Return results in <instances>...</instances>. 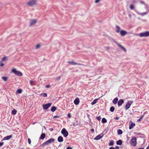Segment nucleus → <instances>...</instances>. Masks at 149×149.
I'll list each match as a JSON object with an SVG mask.
<instances>
[{
  "instance_id": "nucleus-1",
  "label": "nucleus",
  "mask_w": 149,
  "mask_h": 149,
  "mask_svg": "<svg viewBox=\"0 0 149 149\" xmlns=\"http://www.w3.org/2000/svg\"><path fill=\"white\" fill-rule=\"evenodd\" d=\"M55 139L53 138H51L43 143L42 145V146H44L47 145L54 141Z\"/></svg>"
},
{
  "instance_id": "nucleus-2",
  "label": "nucleus",
  "mask_w": 149,
  "mask_h": 149,
  "mask_svg": "<svg viewBox=\"0 0 149 149\" xmlns=\"http://www.w3.org/2000/svg\"><path fill=\"white\" fill-rule=\"evenodd\" d=\"M11 72L14 74L16 75L21 76L23 75V74L21 72L17 71L16 68H13L11 70Z\"/></svg>"
},
{
  "instance_id": "nucleus-3",
  "label": "nucleus",
  "mask_w": 149,
  "mask_h": 149,
  "mask_svg": "<svg viewBox=\"0 0 149 149\" xmlns=\"http://www.w3.org/2000/svg\"><path fill=\"white\" fill-rule=\"evenodd\" d=\"M130 143L131 145L134 146H135L137 144L136 139V137L132 138L130 141Z\"/></svg>"
},
{
  "instance_id": "nucleus-4",
  "label": "nucleus",
  "mask_w": 149,
  "mask_h": 149,
  "mask_svg": "<svg viewBox=\"0 0 149 149\" xmlns=\"http://www.w3.org/2000/svg\"><path fill=\"white\" fill-rule=\"evenodd\" d=\"M36 0H30L27 4L30 6H33L36 4Z\"/></svg>"
},
{
  "instance_id": "nucleus-5",
  "label": "nucleus",
  "mask_w": 149,
  "mask_h": 149,
  "mask_svg": "<svg viewBox=\"0 0 149 149\" xmlns=\"http://www.w3.org/2000/svg\"><path fill=\"white\" fill-rule=\"evenodd\" d=\"M133 102V101H129L127 102L125 107V109L126 110L129 109Z\"/></svg>"
},
{
  "instance_id": "nucleus-6",
  "label": "nucleus",
  "mask_w": 149,
  "mask_h": 149,
  "mask_svg": "<svg viewBox=\"0 0 149 149\" xmlns=\"http://www.w3.org/2000/svg\"><path fill=\"white\" fill-rule=\"evenodd\" d=\"M61 133L65 137H66L68 134V132L64 128L61 131Z\"/></svg>"
},
{
  "instance_id": "nucleus-7",
  "label": "nucleus",
  "mask_w": 149,
  "mask_h": 149,
  "mask_svg": "<svg viewBox=\"0 0 149 149\" xmlns=\"http://www.w3.org/2000/svg\"><path fill=\"white\" fill-rule=\"evenodd\" d=\"M139 36L141 37L148 36H149V31H147L141 33L140 34Z\"/></svg>"
},
{
  "instance_id": "nucleus-8",
  "label": "nucleus",
  "mask_w": 149,
  "mask_h": 149,
  "mask_svg": "<svg viewBox=\"0 0 149 149\" xmlns=\"http://www.w3.org/2000/svg\"><path fill=\"white\" fill-rule=\"evenodd\" d=\"M37 20L36 19H31L29 21L30 25L32 26L36 23Z\"/></svg>"
},
{
  "instance_id": "nucleus-9",
  "label": "nucleus",
  "mask_w": 149,
  "mask_h": 149,
  "mask_svg": "<svg viewBox=\"0 0 149 149\" xmlns=\"http://www.w3.org/2000/svg\"><path fill=\"white\" fill-rule=\"evenodd\" d=\"M104 136V134L103 133H101L99 135H98L96 136L94 139L95 140H98L102 138Z\"/></svg>"
},
{
  "instance_id": "nucleus-10",
  "label": "nucleus",
  "mask_w": 149,
  "mask_h": 149,
  "mask_svg": "<svg viewBox=\"0 0 149 149\" xmlns=\"http://www.w3.org/2000/svg\"><path fill=\"white\" fill-rule=\"evenodd\" d=\"M51 103H48L43 105V108L45 109H47L51 105Z\"/></svg>"
},
{
  "instance_id": "nucleus-11",
  "label": "nucleus",
  "mask_w": 149,
  "mask_h": 149,
  "mask_svg": "<svg viewBox=\"0 0 149 149\" xmlns=\"http://www.w3.org/2000/svg\"><path fill=\"white\" fill-rule=\"evenodd\" d=\"M115 43L117 44V45L119 47H120V48L122 49L124 52H127V50L123 46L121 45H120L117 42H115Z\"/></svg>"
},
{
  "instance_id": "nucleus-12",
  "label": "nucleus",
  "mask_w": 149,
  "mask_h": 149,
  "mask_svg": "<svg viewBox=\"0 0 149 149\" xmlns=\"http://www.w3.org/2000/svg\"><path fill=\"white\" fill-rule=\"evenodd\" d=\"M120 34L121 36H124L127 34V32L125 31L122 30L120 32Z\"/></svg>"
},
{
  "instance_id": "nucleus-13",
  "label": "nucleus",
  "mask_w": 149,
  "mask_h": 149,
  "mask_svg": "<svg viewBox=\"0 0 149 149\" xmlns=\"http://www.w3.org/2000/svg\"><path fill=\"white\" fill-rule=\"evenodd\" d=\"M68 63L72 65H81V64L80 63H77L76 62H74L73 61H68Z\"/></svg>"
},
{
  "instance_id": "nucleus-14",
  "label": "nucleus",
  "mask_w": 149,
  "mask_h": 149,
  "mask_svg": "<svg viewBox=\"0 0 149 149\" xmlns=\"http://www.w3.org/2000/svg\"><path fill=\"white\" fill-rule=\"evenodd\" d=\"M135 12L139 15H140L142 16H143L145 15H146L148 13V12L147 11H146L145 12L143 13H140L137 11H136Z\"/></svg>"
},
{
  "instance_id": "nucleus-15",
  "label": "nucleus",
  "mask_w": 149,
  "mask_h": 149,
  "mask_svg": "<svg viewBox=\"0 0 149 149\" xmlns=\"http://www.w3.org/2000/svg\"><path fill=\"white\" fill-rule=\"evenodd\" d=\"M124 102L123 99H120L118 102V106H121L124 103Z\"/></svg>"
},
{
  "instance_id": "nucleus-16",
  "label": "nucleus",
  "mask_w": 149,
  "mask_h": 149,
  "mask_svg": "<svg viewBox=\"0 0 149 149\" xmlns=\"http://www.w3.org/2000/svg\"><path fill=\"white\" fill-rule=\"evenodd\" d=\"M79 102V98H76L74 100V103L76 105L78 104Z\"/></svg>"
},
{
  "instance_id": "nucleus-17",
  "label": "nucleus",
  "mask_w": 149,
  "mask_h": 149,
  "mask_svg": "<svg viewBox=\"0 0 149 149\" xmlns=\"http://www.w3.org/2000/svg\"><path fill=\"white\" fill-rule=\"evenodd\" d=\"M12 135H10L4 137L3 138V139L4 140H8L10 139L11 138H12Z\"/></svg>"
},
{
  "instance_id": "nucleus-18",
  "label": "nucleus",
  "mask_w": 149,
  "mask_h": 149,
  "mask_svg": "<svg viewBox=\"0 0 149 149\" xmlns=\"http://www.w3.org/2000/svg\"><path fill=\"white\" fill-rule=\"evenodd\" d=\"M57 140L59 142H62L63 141V137L61 136H59Z\"/></svg>"
},
{
  "instance_id": "nucleus-19",
  "label": "nucleus",
  "mask_w": 149,
  "mask_h": 149,
  "mask_svg": "<svg viewBox=\"0 0 149 149\" xmlns=\"http://www.w3.org/2000/svg\"><path fill=\"white\" fill-rule=\"evenodd\" d=\"M45 136V134L44 133H42L40 137V139H43Z\"/></svg>"
},
{
  "instance_id": "nucleus-20",
  "label": "nucleus",
  "mask_w": 149,
  "mask_h": 149,
  "mask_svg": "<svg viewBox=\"0 0 149 149\" xmlns=\"http://www.w3.org/2000/svg\"><path fill=\"white\" fill-rule=\"evenodd\" d=\"M118 100V98L116 97L115 98L113 101V103L114 104H116Z\"/></svg>"
},
{
  "instance_id": "nucleus-21",
  "label": "nucleus",
  "mask_w": 149,
  "mask_h": 149,
  "mask_svg": "<svg viewBox=\"0 0 149 149\" xmlns=\"http://www.w3.org/2000/svg\"><path fill=\"white\" fill-rule=\"evenodd\" d=\"M116 32L117 33H118L120 32V27L119 26L116 25Z\"/></svg>"
},
{
  "instance_id": "nucleus-22",
  "label": "nucleus",
  "mask_w": 149,
  "mask_h": 149,
  "mask_svg": "<svg viewBox=\"0 0 149 149\" xmlns=\"http://www.w3.org/2000/svg\"><path fill=\"white\" fill-rule=\"evenodd\" d=\"M135 126L134 123H132L129 126V129L130 130L132 129Z\"/></svg>"
},
{
  "instance_id": "nucleus-23",
  "label": "nucleus",
  "mask_w": 149,
  "mask_h": 149,
  "mask_svg": "<svg viewBox=\"0 0 149 149\" xmlns=\"http://www.w3.org/2000/svg\"><path fill=\"white\" fill-rule=\"evenodd\" d=\"M98 98L95 99L93 101L91 102V104L92 105H94L97 102Z\"/></svg>"
},
{
  "instance_id": "nucleus-24",
  "label": "nucleus",
  "mask_w": 149,
  "mask_h": 149,
  "mask_svg": "<svg viewBox=\"0 0 149 149\" xmlns=\"http://www.w3.org/2000/svg\"><path fill=\"white\" fill-rule=\"evenodd\" d=\"M122 141L121 140H119L116 142V144L118 145H121L122 144Z\"/></svg>"
},
{
  "instance_id": "nucleus-25",
  "label": "nucleus",
  "mask_w": 149,
  "mask_h": 149,
  "mask_svg": "<svg viewBox=\"0 0 149 149\" xmlns=\"http://www.w3.org/2000/svg\"><path fill=\"white\" fill-rule=\"evenodd\" d=\"M145 6V8L146 9V11L148 12H149V7L148 5L146 4Z\"/></svg>"
},
{
  "instance_id": "nucleus-26",
  "label": "nucleus",
  "mask_w": 149,
  "mask_h": 149,
  "mask_svg": "<svg viewBox=\"0 0 149 149\" xmlns=\"http://www.w3.org/2000/svg\"><path fill=\"white\" fill-rule=\"evenodd\" d=\"M17 112V111L15 109H14L12 111L11 113L13 115H15L16 114Z\"/></svg>"
},
{
  "instance_id": "nucleus-27",
  "label": "nucleus",
  "mask_w": 149,
  "mask_h": 149,
  "mask_svg": "<svg viewBox=\"0 0 149 149\" xmlns=\"http://www.w3.org/2000/svg\"><path fill=\"white\" fill-rule=\"evenodd\" d=\"M123 133V132L120 129H118L117 130V134L118 135L121 134Z\"/></svg>"
},
{
  "instance_id": "nucleus-28",
  "label": "nucleus",
  "mask_w": 149,
  "mask_h": 149,
  "mask_svg": "<svg viewBox=\"0 0 149 149\" xmlns=\"http://www.w3.org/2000/svg\"><path fill=\"white\" fill-rule=\"evenodd\" d=\"M114 142L113 140H111L110 141L109 145V146H113V145Z\"/></svg>"
},
{
  "instance_id": "nucleus-29",
  "label": "nucleus",
  "mask_w": 149,
  "mask_h": 149,
  "mask_svg": "<svg viewBox=\"0 0 149 149\" xmlns=\"http://www.w3.org/2000/svg\"><path fill=\"white\" fill-rule=\"evenodd\" d=\"M56 110V108L54 106L52 107L51 108V111L53 112H54Z\"/></svg>"
},
{
  "instance_id": "nucleus-30",
  "label": "nucleus",
  "mask_w": 149,
  "mask_h": 149,
  "mask_svg": "<svg viewBox=\"0 0 149 149\" xmlns=\"http://www.w3.org/2000/svg\"><path fill=\"white\" fill-rule=\"evenodd\" d=\"M102 122L103 123H105L107 122V120L105 118H103L102 119Z\"/></svg>"
},
{
  "instance_id": "nucleus-31",
  "label": "nucleus",
  "mask_w": 149,
  "mask_h": 149,
  "mask_svg": "<svg viewBox=\"0 0 149 149\" xmlns=\"http://www.w3.org/2000/svg\"><path fill=\"white\" fill-rule=\"evenodd\" d=\"M40 96H43L45 97H46L47 96V93H41V94H40Z\"/></svg>"
},
{
  "instance_id": "nucleus-32",
  "label": "nucleus",
  "mask_w": 149,
  "mask_h": 149,
  "mask_svg": "<svg viewBox=\"0 0 149 149\" xmlns=\"http://www.w3.org/2000/svg\"><path fill=\"white\" fill-rule=\"evenodd\" d=\"M2 79L5 81H6L8 79V78L5 77H2Z\"/></svg>"
},
{
  "instance_id": "nucleus-33",
  "label": "nucleus",
  "mask_w": 149,
  "mask_h": 149,
  "mask_svg": "<svg viewBox=\"0 0 149 149\" xmlns=\"http://www.w3.org/2000/svg\"><path fill=\"white\" fill-rule=\"evenodd\" d=\"M114 107H113L112 106L110 107V110L111 111L113 112L114 111Z\"/></svg>"
},
{
  "instance_id": "nucleus-34",
  "label": "nucleus",
  "mask_w": 149,
  "mask_h": 149,
  "mask_svg": "<svg viewBox=\"0 0 149 149\" xmlns=\"http://www.w3.org/2000/svg\"><path fill=\"white\" fill-rule=\"evenodd\" d=\"M22 92V90L21 89H18L17 90L16 93L17 92L18 93L20 94Z\"/></svg>"
},
{
  "instance_id": "nucleus-35",
  "label": "nucleus",
  "mask_w": 149,
  "mask_h": 149,
  "mask_svg": "<svg viewBox=\"0 0 149 149\" xmlns=\"http://www.w3.org/2000/svg\"><path fill=\"white\" fill-rule=\"evenodd\" d=\"M130 8L131 10H133V9H134V5H133V4H131L130 5Z\"/></svg>"
},
{
  "instance_id": "nucleus-36",
  "label": "nucleus",
  "mask_w": 149,
  "mask_h": 149,
  "mask_svg": "<svg viewBox=\"0 0 149 149\" xmlns=\"http://www.w3.org/2000/svg\"><path fill=\"white\" fill-rule=\"evenodd\" d=\"M7 59V57L6 56H4L3 57L2 59V61H5Z\"/></svg>"
},
{
  "instance_id": "nucleus-37",
  "label": "nucleus",
  "mask_w": 149,
  "mask_h": 149,
  "mask_svg": "<svg viewBox=\"0 0 149 149\" xmlns=\"http://www.w3.org/2000/svg\"><path fill=\"white\" fill-rule=\"evenodd\" d=\"M34 81L31 80L30 81V84L31 85H34Z\"/></svg>"
},
{
  "instance_id": "nucleus-38",
  "label": "nucleus",
  "mask_w": 149,
  "mask_h": 149,
  "mask_svg": "<svg viewBox=\"0 0 149 149\" xmlns=\"http://www.w3.org/2000/svg\"><path fill=\"white\" fill-rule=\"evenodd\" d=\"M61 79V77L59 76L58 77H57L56 79H55V81H59Z\"/></svg>"
},
{
  "instance_id": "nucleus-39",
  "label": "nucleus",
  "mask_w": 149,
  "mask_h": 149,
  "mask_svg": "<svg viewBox=\"0 0 149 149\" xmlns=\"http://www.w3.org/2000/svg\"><path fill=\"white\" fill-rule=\"evenodd\" d=\"M144 117V115H143L140 118H139V119L138 120V122H140V121L141 119L143 118Z\"/></svg>"
},
{
  "instance_id": "nucleus-40",
  "label": "nucleus",
  "mask_w": 149,
  "mask_h": 149,
  "mask_svg": "<svg viewBox=\"0 0 149 149\" xmlns=\"http://www.w3.org/2000/svg\"><path fill=\"white\" fill-rule=\"evenodd\" d=\"M96 119L98 121H100V120L101 119V118L100 116H99L96 117Z\"/></svg>"
},
{
  "instance_id": "nucleus-41",
  "label": "nucleus",
  "mask_w": 149,
  "mask_h": 149,
  "mask_svg": "<svg viewBox=\"0 0 149 149\" xmlns=\"http://www.w3.org/2000/svg\"><path fill=\"white\" fill-rule=\"evenodd\" d=\"M40 47V44H38L36 46V48L38 49Z\"/></svg>"
},
{
  "instance_id": "nucleus-42",
  "label": "nucleus",
  "mask_w": 149,
  "mask_h": 149,
  "mask_svg": "<svg viewBox=\"0 0 149 149\" xmlns=\"http://www.w3.org/2000/svg\"><path fill=\"white\" fill-rule=\"evenodd\" d=\"M140 2L141 3V4H143L144 5H145L146 4L144 2H143V1H141Z\"/></svg>"
},
{
  "instance_id": "nucleus-43",
  "label": "nucleus",
  "mask_w": 149,
  "mask_h": 149,
  "mask_svg": "<svg viewBox=\"0 0 149 149\" xmlns=\"http://www.w3.org/2000/svg\"><path fill=\"white\" fill-rule=\"evenodd\" d=\"M28 143L29 144H31V140L30 139H29V138L28 139Z\"/></svg>"
},
{
  "instance_id": "nucleus-44",
  "label": "nucleus",
  "mask_w": 149,
  "mask_h": 149,
  "mask_svg": "<svg viewBox=\"0 0 149 149\" xmlns=\"http://www.w3.org/2000/svg\"><path fill=\"white\" fill-rule=\"evenodd\" d=\"M4 65V64L3 63H0V66L1 67H3Z\"/></svg>"
},
{
  "instance_id": "nucleus-45",
  "label": "nucleus",
  "mask_w": 149,
  "mask_h": 149,
  "mask_svg": "<svg viewBox=\"0 0 149 149\" xmlns=\"http://www.w3.org/2000/svg\"><path fill=\"white\" fill-rule=\"evenodd\" d=\"M100 1V0H96L95 1V3H98Z\"/></svg>"
},
{
  "instance_id": "nucleus-46",
  "label": "nucleus",
  "mask_w": 149,
  "mask_h": 149,
  "mask_svg": "<svg viewBox=\"0 0 149 149\" xmlns=\"http://www.w3.org/2000/svg\"><path fill=\"white\" fill-rule=\"evenodd\" d=\"M50 87V86L49 85H47L45 86V87L47 88H49Z\"/></svg>"
},
{
  "instance_id": "nucleus-47",
  "label": "nucleus",
  "mask_w": 149,
  "mask_h": 149,
  "mask_svg": "<svg viewBox=\"0 0 149 149\" xmlns=\"http://www.w3.org/2000/svg\"><path fill=\"white\" fill-rule=\"evenodd\" d=\"M4 144L3 142H1L0 143V146H2Z\"/></svg>"
},
{
  "instance_id": "nucleus-48",
  "label": "nucleus",
  "mask_w": 149,
  "mask_h": 149,
  "mask_svg": "<svg viewBox=\"0 0 149 149\" xmlns=\"http://www.w3.org/2000/svg\"><path fill=\"white\" fill-rule=\"evenodd\" d=\"M119 118L118 117H116L114 118V119L116 120H118Z\"/></svg>"
},
{
  "instance_id": "nucleus-49",
  "label": "nucleus",
  "mask_w": 149,
  "mask_h": 149,
  "mask_svg": "<svg viewBox=\"0 0 149 149\" xmlns=\"http://www.w3.org/2000/svg\"><path fill=\"white\" fill-rule=\"evenodd\" d=\"M68 118H70L71 117L70 114V113H68Z\"/></svg>"
},
{
  "instance_id": "nucleus-50",
  "label": "nucleus",
  "mask_w": 149,
  "mask_h": 149,
  "mask_svg": "<svg viewBox=\"0 0 149 149\" xmlns=\"http://www.w3.org/2000/svg\"><path fill=\"white\" fill-rule=\"evenodd\" d=\"M115 149H119V147L118 146H116L115 147Z\"/></svg>"
},
{
  "instance_id": "nucleus-51",
  "label": "nucleus",
  "mask_w": 149,
  "mask_h": 149,
  "mask_svg": "<svg viewBox=\"0 0 149 149\" xmlns=\"http://www.w3.org/2000/svg\"><path fill=\"white\" fill-rule=\"evenodd\" d=\"M59 117V116H54V118H58Z\"/></svg>"
},
{
  "instance_id": "nucleus-52",
  "label": "nucleus",
  "mask_w": 149,
  "mask_h": 149,
  "mask_svg": "<svg viewBox=\"0 0 149 149\" xmlns=\"http://www.w3.org/2000/svg\"><path fill=\"white\" fill-rule=\"evenodd\" d=\"M109 149H115V148L113 147H111L109 148Z\"/></svg>"
},
{
  "instance_id": "nucleus-53",
  "label": "nucleus",
  "mask_w": 149,
  "mask_h": 149,
  "mask_svg": "<svg viewBox=\"0 0 149 149\" xmlns=\"http://www.w3.org/2000/svg\"><path fill=\"white\" fill-rule=\"evenodd\" d=\"M67 149H72V148L71 147H68L67 148Z\"/></svg>"
},
{
  "instance_id": "nucleus-54",
  "label": "nucleus",
  "mask_w": 149,
  "mask_h": 149,
  "mask_svg": "<svg viewBox=\"0 0 149 149\" xmlns=\"http://www.w3.org/2000/svg\"><path fill=\"white\" fill-rule=\"evenodd\" d=\"M91 131L92 132H94V129H91Z\"/></svg>"
},
{
  "instance_id": "nucleus-55",
  "label": "nucleus",
  "mask_w": 149,
  "mask_h": 149,
  "mask_svg": "<svg viewBox=\"0 0 149 149\" xmlns=\"http://www.w3.org/2000/svg\"><path fill=\"white\" fill-rule=\"evenodd\" d=\"M128 16H129V17L130 18H131V15L130 14H128Z\"/></svg>"
},
{
  "instance_id": "nucleus-56",
  "label": "nucleus",
  "mask_w": 149,
  "mask_h": 149,
  "mask_svg": "<svg viewBox=\"0 0 149 149\" xmlns=\"http://www.w3.org/2000/svg\"><path fill=\"white\" fill-rule=\"evenodd\" d=\"M146 149H149V145L147 147Z\"/></svg>"
},
{
  "instance_id": "nucleus-57",
  "label": "nucleus",
  "mask_w": 149,
  "mask_h": 149,
  "mask_svg": "<svg viewBox=\"0 0 149 149\" xmlns=\"http://www.w3.org/2000/svg\"><path fill=\"white\" fill-rule=\"evenodd\" d=\"M138 149H144L143 148H139Z\"/></svg>"
},
{
  "instance_id": "nucleus-58",
  "label": "nucleus",
  "mask_w": 149,
  "mask_h": 149,
  "mask_svg": "<svg viewBox=\"0 0 149 149\" xmlns=\"http://www.w3.org/2000/svg\"><path fill=\"white\" fill-rule=\"evenodd\" d=\"M145 113H146V112H145L144 113H143V115H144H144H145Z\"/></svg>"
}]
</instances>
